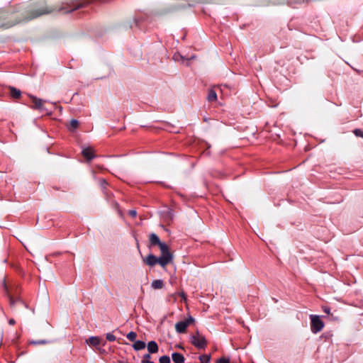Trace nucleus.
Returning a JSON list of instances; mask_svg holds the SVG:
<instances>
[{
  "label": "nucleus",
  "instance_id": "obj_8",
  "mask_svg": "<svg viewBox=\"0 0 363 363\" xmlns=\"http://www.w3.org/2000/svg\"><path fill=\"white\" fill-rule=\"evenodd\" d=\"M172 359L174 363H184L185 358L183 354L179 352H173L172 354Z\"/></svg>",
  "mask_w": 363,
  "mask_h": 363
},
{
  "label": "nucleus",
  "instance_id": "obj_4",
  "mask_svg": "<svg viewBox=\"0 0 363 363\" xmlns=\"http://www.w3.org/2000/svg\"><path fill=\"white\" fill-rule=\"evenodd\" d=\"M28 96L30 97V99H31V101L33 104V105L31 106V108L38 109L40 111L45 110V108L43 104V101L41 99L37 98L36 96H35L32 94H28ZM45 101H44V102H45Z\"/></svg>",
  "mask_w": 363,
  "mask_h": 363
},
{
  "label": "nucleus",
  "instance_id": "obj_17",
  "mask_svg": "<svg viewBox=\"0 0 363 363\" xmlns=\"http://www.w3.org/2000/svg\"><path fill=\"white\" fill-rule=\"evenodd\" d=\"M78 125H79V121L76 119H72L69 122V128L71 130H74L77 128Z\"/></svg>",
  "mask_w": 363,
  "mask_h": 363
},
{
  "label": "nucleus",
  "instance_id": "obj_12",
  "mask_svg": "<svg viewBox=\"0 0 363 363\" xmlns=\"http://www.w3.org/2000/svg\"><path fill=\"white\" fill-rule=\"evenodd\" d=\"M9 90H10V94L12 98L17 99L21 97V91L19 89H18L13 86H10Z\"/></svg>",
  "mask_w": 363,
  "mask_h": 363
},
{
  "label": "nucleus",
  "instance_id": "obj_6",
  "mask_svg": "<svg viewBox=\"0 0 363 363\" xmlns=\"http://www.w3.org/2000/svg\"><path fill=\"white\" fill-rule=\"evenodd\" d=\"M188 323L184 320L179 321L175 324V330L178 333H184L186 332Z\"/></svg>",
  "mask_w": 363,
  "mask_h": 363
},
{
  "label": "nucleus",
  "instance_id": "obj_2",
  "mask_svg": "<svg viewBox=\"0 0 363 363\" xmlns=\"http://www.w3.org/2000/svg\"><path fill=\"white\" fill-rule=\"evenodd\" d=\"M191 342L199 349H204L206 347L207 342L205 337L199 332L196 335H191Z\"/></svg>",
  "mask_w": 363,
  "mask_h": 363
},
{
  "label": "nucleus",
  "instance_id": "obj_5",
  "mask_svg": "<svg viewBox=\"0 0 363 363\" xmlns=\"http://www.w3.org/2000/svg\"><path fill=\"white\" fill-rule=\"evenodd\" d=\"M160 258L159 257H156L153 254H149L145 259H143L144 263H145L147 265L150 267H153L156 264H160Z\"/></svg>",
  "mask_w": 363,
  "mask_h": 363
},
{
  "label": "nucleus",
  "instance_id": "obj_1",
  "mask_svg": "<svg viewBox=\"0 0 363 363\" xmlns=\"http://www.w3.org/2000/svg\"><path fill=\"white\" fill-rule=\"evenodd\" d=\"M311 330L313 333H318L320 332L324 327L323 321L320 318L318 315H311Z\"/></svg>",
  "mask_w": 363,
  "mask_h": 363
},
{
  "label": "nucleus",
  "instance_id": "obj_15",
  "mask_svg": "<svg viewBox=\"0 0 363 363\" xmlns=\"http://www.w3.org/2000/svg\"><path fill=\"white\" fill-rule=\"evenodd\" d=\"M207 100L209 102L215 101L217 100L216 92L213 89H210L207 95Z\"/></svg>",
  "mask_w": 363,
  "mask_h": 363
},
{
  "label": "nucleus",
  "instance_id": "obj_28",
  "mask_svg": "<svg viewBox=\"0 0 363 363\" xmlns=\"http://www.w3.org/2000/svg\"><path fill=\"white\" fill-rule=\"evenodd\" d=\"M100 184H101V188L103 189H104L106 187V186L108 185V183L104 179H101Z\"/></svg>",
  "mask_w": 363,
  "mask_h": 363
},
{
  "label": "nucleus",
  "instance_id": "obj_32",
  "mask_svg": "<svg viewBox=\"0 0 363 363\" xmlns=\"http://www.w3.org/2000/svg\"><path fill=\"white\" fill-rule=\"evenodd\" d=\"M9 301L11 306H13L15 304L16 301L12 297L9 298Z\"/></svg>",
  "mask_w": 363,
  "mask_h": 363
},
{
  "label": "nucleus",
  "instance_id": "obj_22",
  "mask_svg": "<svg viewBox=\"0 0 363 363\" xmlns=\"http://www.w3.org/2000/svg\"><path fill=\"white\" fill-rule=\"evenodd\" d=\"M157 246H159L161 252L169 250V247L164 242H161Z\"/></svg>",
  "mask_w": 363,
  "mask_h": 363
},
{
  "label": "nucleus",
  "instance_id": "obj_26",
  "mask_svg": "<svg viewBox=\"0 0 363 363\" xmlns=\"http://www.w3.org/2000/svg\"><path fill=\"white\" fill-rule=\"evenodd\" d=\"M217 363H230V359L226 357H221L217 360Z\"/></svg>",
  "mask_w": 363,
  "mask_h": 363
},
{
  "label": "nucleus",
  "instance_id": "obj_27",
  "mask_svg": "<svg viewBox=\"0 0 363 363\" xmlns=\"http://www.w3.org/2000/svg\"><path fill=\"white\" fill-rule=\"evenodd\" d=\"M194 320H195L194 318L192 316L189 315L188 317V318L186 320H185L184 321L188 323V326H189L191 323H194Z\"/></svg>",
  "mask_w": 363,
  "mask_h": 363
},
{
  "label": "nucleus",
  "instance_id": "obj_11",
  "mask_svg": "<svg viewBox=\"0 0 363 363\" xmlns=\"http://www.w3.org/2000/svg\"><path fill=\"white\" fill-rule=\"evenodd\" d=\"M87 344H90L94 347H96L100 345L101 341L99 337L91 336L88 340H86Z\"/></svg>",
  "mask_w": 363,
  "mask_h": 363
},
{
  "label": "nucleus",
  "instance_id": "obj_10",
  "mask_svg": "<svg viewBox=\"0 0 363 363\" xmlns=\"http://www.w3.org/2000/svg\"><path fill=\"white\" fill-rule=\"evenodd\" d=\"M149 241L151 245H158L161 242L158 235L154 233L150 235Z\"/></svg>",
  "mask_w": 363,
  "mask_h": 363
},
{
  "label": "nucleus",
  "instance_id": "obj_30",
  "mask_svg": "<svg viewBox=\"0 0 363 363\" xmlns=\"http://www.w3.org/2000/svg\"><path fill=\"white\" fill-rule=\"evenodd\" d=\"M143 21V18H135V24L136 26L139 25V23Z\"/></svg>",
  "mask_w": 363,
  "mask_h": 363
},
{
  "label": "nucleus",
  "instance_id": "obj_7",
  "mask_svg": "<svg viewBox=\"0 0 363 363\" xmlns=\"http://www.w3.org/2000/svg\"><path fill=\"white\" fill-rule=\"evenodd\" d=\"M82 154L88 161H90L95 157V155L93 153L92 149L90 147L84 148L82 151Z\"/></svg>",
  "mask_w": 363,
  "mask_h": 363
},
{
  "label": "nucleus",
  "instance_id": "obj_23",
  "mask_svg": "<svg viewBox=\"0 0 363 363\" xmlns=\"http://www.w3.org/2000/svg\"><path fill=\"white\" fill-rule=\"evenodd\" d=\"M48 342H49V341H48L46 340H38V341L32 340L30 342V343L32 345H43V344H47Z\"/></svg>",
  "mask_w": 363,
  "mask_h": 363
},
{
  "label": "nucleus",
  "instance_id": "obj_3",
  "mask_svg": "<svg viewBox=\"0 0 363 363\" xmlns=\"http://www.w3.org/2000/svg\"><path fill=\"white\" fill-rule=\"evenodd\" d=\"M160 258V265L162 267H165L169 263L173 260V255L169 250L161 252Z\"/></svg>",
  "mask_w": 363,
  "mask_h": 363
},
{
  "label": "nucleus",
  "instance_id": "obj_18",
  "mask_svg": "<svg viewBox=\"0 0 363 363\" xmlns=\"http://www.w3.org/2000/svg\"><path fill=\"white\" fill-rule=\"evenodd\" d=\"M150 354L151 353H150V352L147 354H145L143 355V359L141 363H155L154 362L150 360V359L151 358Z\"/></svg>",
  "mask_w": 363,
  "mask_h": 363
},
{
  "label": "nucleus",
  "instance_id": "obj_16",
  "mask_svg": "<svg viewBox=\"0 0 363 363\" xmlns=\"http://www.w3.org/2000/svg\"><path fill=\"white\" fill-rule=\"evenodd\" d=\"M211 359L210 354H202L199 356V360L201 363H209Z\"/></svg>",
  "mask_w": 363,
  "mask_h": 363
},
{
  "label": "nucleus",
  "instance_id": "obj_25",
  "mask_svg": "<svg viewBox=\"0 0 363 363\" xmlns=\"http://www.w3.org/2000/svg\"><path fill=\"white\" fill-rule=\"evenodd\" d=\"M353 133L357 137H360L363 138V131L361 129H354L353 130Z\"/></svg>",
  "mask_w": 363,
  "mask_h": 363
},
{
  "label": "nucleus",
  "instance_id": "obj_29",
  "mask_svg": "<svg viewBox=\"0 0 363 363\" xmlns=\"http://www.w3.org/2000/svg\"><path fill=\"white\" fill-rule=\"evenodd\" d=\"M128 214L131 217H135L137 216V211L134 209H131L128 211Z\"/></svg>",
  "mask_w": 363,
  "mask_h": 363
},
{
  "label": "nucleus",
  "instance_id": "obj_33",
  "mask_svg": "<svg viewBox=\"0 0 363 363\" xmlns=\"http://www.w3.org/2000/svg\"><path fill=\"white\" fill-rule=\"evenodd\" d=\"M9 323L10 325H14V324H15V320H14L13 319H10V320H9Z\"/></svg>",
  "mask_w": 363,
  "mask_h": 363
},
{
  "label": "nucleus",
  "instance_id": "obj_14",
  "mask_svg": "<svg viewBox=\"0 0 363 363\" xmlns=\"http://www.w3.org/2000/svg\"><path fill=\"white\" fill-rule=\"evenodd\" d=\"M151 286L154 289H161L164 286V281L162 279L154 280L151 284Z\"/></svg>",
  "mask_w": 363,
  "mask_h": 363
},
{
  "label": "nucleus",
  "instance_id": "obj_13",
  "mask_svg": "<svg viewBox=\"0 0 363 363\" xmlns=\"http://www.w3.org/2000/svg\"><path fill=\"white\" fill-rule=\"evenodd\" d=\"M145 346V342L142 340H135L134 344L133 345V349L136 351L144 349Z\"/></svg>",
  "mask_w": 363,
  "mask_h": 363
},
{
  "label": "nucleus",
  "instance_id": "obj_19",
  "mask_svg": "<svg viewBox=\"0 0 363 363\" xmlns=\"http://www.w3.org/2000/svg\"><path fill=\"white\" fill-rule=\"evenodd\" d=\"M136 337H137V334H136V333H135V332H133V331H130V332H129V333L126 335V337H127L130 341H135Z\"/></svg>",
  "mask_w": 363,
  "mask_h": 363
},
{
  "label": "nucleus",
  "instance_id": "obj_21",
  "mask_svg": "<svg viewBox=\"0 0 363 363\" xmlns=\"http://www.w3.org/2000/svg\"><path fill=\"white\" fill-rule=\"evenodd\" d=\"M178 57H180L182 59H185L186 60H191L193 58H194V55H191V57H183L182 55H179V54H174V60H178Z\"/></svg>",
  "mask_w": 363,
  "mask_h": 363
},
{
  "label": "nucleus",
  "instance_id": "obj_20",
  "mask_svg": "<svg viewBox=\"0 0 363 363\" xmlns=\"http://www.w3.org/2000/svg\"><path fill=\"white\" fill-rule=\"evenodd\" d=\"M160 363H171L170 357L167 355H163L159 359Z\"/></svg>",
  "mask_w": 363,
  "mask_h": 363
},
{
  "label": "nucleus",
  "instance_id": "obj_9",
  "mask_svg": "<svg viewBox=\"0 0 363 363\" xmlns=\"http://www.w3.org/2000/svg\"><path fill=\"white\" fill-rule=\"evenodd\" d=\"M147 350L150 353H156L158 351V345L157 342L152 340L147 343Z\"/></svg>",
  "mask_w": 363,
  "mask_h": 363
},
{
  "label": "nucleus",
  "instance_id": "obj_24",
  "mask_svg": "<svg viewBox=\"0 0 363 363\" xmlns=\"http://www.w3.org/2000/svg\"><path fill=\"white\" fill-rule=\"evenodd\" d=\"M106 338L107 340H108L110 342H113L116 340V336L110 333H106Z\"/></svg>",
  "mask_w": 363,
  "mask_h": 363
},
{
  "label": "nucleus",
  "instance_id": "obj_31",
  "mask_svg": "<svg viewBox=\"0 0 363 363\" xmlns=\"http://www.w3.org/2000/svg\"><path fill=\"white\" fill-rule=\"evenodd\" d=\"M323 311L324 313H327V314H330V309L329 307L328 306H323Z\"/></svg>",
  "mask_w": 363,
  "mask_h": 363
}]
</instances>
